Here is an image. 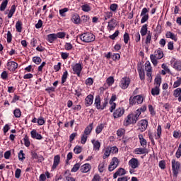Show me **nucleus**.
I'll use <instances>...</instances> for the list:
<instances>
[{
	"mask_svg": "<svg viewBox=\"0 0 181 181\" xmlns=\"http://www.w3.org/2000/svg\"><path fill=\"white\" fill-rule=\"evenodd\" d=\"M173 95H174V97H176V98L178 97L177 100H178L179 103H181V88H178L174 90Z\"/></svg>",
	"mask_w": 181,
	"mask_h": 181,
	"instance_id": "obj_31",
	"label": "nucleus"
},
{
	"mask_svg": "<svg viewBox=\"0 0 181 181\" xmlns=\"http://www.w3.org/2000/svg\"><path fill=\"white\" fill-rule=\"evenodd\" d=\"M80 39L85 43H91L95 40V35L91 33H85L80 35Z\"/></svg>",
	"mask_w": 181,
	"mask_h": 181,
	"instance_id": "obj_6",
	"label": "nucleus"
},
{
	"mask_svg": "<svg viewBox=\"0 0 181 181\" xmlns=\"http://www.w3.org/2000/svg\"><path fill=\"white\" fill-rule=\"evenodd\" d=\"M154 84L156 87H160V84H162V78L160 76L156 77L154 80Z\"/></svg>",
	"mask_w": 181,
	"mask_h": 181,
	"instance_id": "obj_38",
	"label": "nucleus"
},
{
	"mask_svg": "<svg viewBox=\"0 0 181 181\" xmlns=\"http://www.w3.org/2000/svg\"><path fill=\"white\" fill-rule=\"evenodd\" d=\"M81 170L83 173H87L91 170V165L88 163H86L81 167Z\"/></svg>",
	"mask_w": 181,
	"mask_h": 181,
	"instance_id": "obj_29",
	"label": "nucleus"
},
{
	"mask_svg": "<svg viewBox=\"0 0 181 181\" xmlns=\"http://www.w3.org/2000/svg\"><path fill=\"white\" fill-rule=\"evenodd\" d=\"M110 153H118V148L117 146H114L112 147H110Z\"/></svg>",
	"mask_w": 181,
	"mask_h": 181,
	"instance_id": "obj_63",
	"label": "nucleus"
},
{
	"mask_svg": "<svg viewBox=\"0 0 181 181\" xmlns=\"http://www.w3.org/2000/svg\"><path fill=\"white\" fill-rule=\"evenodd\" d=\"M72 70L74 71V74H76L78 77H80L81 71L83 70V66L80 63L75 64L72 66Z\"/></svg>",
	"mask_w": 181,
	"mask_h": 181,
	"instance_id": "obj_13",
	"label": "nucleus"
},
{
	"mask_svg": "<svg viewBox=\"0 0 181 181\" xmlns=\"http://www.w3.org/2000/svg\"><path fill=\"white\" fill-rule=\"evenodd\" d=\"M110 9L112 11V12H116V11L118 9V4H110Z\"/></svg>",
	"mask_w": 181,
	"mask_h": 181,
	"instance_id": "obj_58",
	"label": "nucleus"
},
{
	"mask_svg": "<svg viewBox=\"0 0 181 181\" xmlns=\"http://www.w3.org/2000/svg\"><path fill=\"white\" fill-rule=\"evenodd\" d=\"M151 40H152V34L151 33V31H148V33L146 37V41H145L146 45H151Z\"/></svg>",
	"mask_w": 181,
	"mask_h": 181,
	"instance_id": "obj_43",
	"label": "nucleus"
},
{
	"mask_svg": "<svg viewBox=\"0 0 181 181\" xmlns=\"http://www.w3.org/2000/svg\"><path fill=\"white\" fill-rule=\"evenodd\" d=\"M107 30L111 32V30H114L115 28H117V20L115 18H112L109 22L107 26Z\"/></svg>",
	"mask_w": 181,
	"mask_h": 181,
	"instance_id": "obj_17",
	"label": "nucleus"
},
{
	"mask_svg": "<svg viewBox=\"0 0 181 181\" xmlns=\"http://www.w3.org/2000/svg\"><path fill=\"white\" fill-rule=\"evenodd\" d=\"M148 111L152 117H153L156 114V112H155V109L153 108V106H152V105H148Z\"/></svg>",
	"mask_w": 181,
	"mask_h": 181,
	"instance_id": "obj_57",
	"label": "nucleus"
},
{
	"mask_svg": "<svg viewBox=\"0 0 181 181\" xmlns=\"http://www.w3.org/2000/svg\"><path fill=\"white\" fill-rule=\"evenodd\" d=\"M119 35V30H117L114 34L111 35L109 36V37L112 40H115L116 37H118Z\"/></svg>",
	"mask_w": 181,
	"mask_h": 181,
	"instance_id": "obj_55",
	"label": "nucleus"
},
{
	"mask_svg": "<svg viewBox=\"0 0 181 181\" xmlns=\"http://www.w3.org/2000/svg\"><path fill=\"white\" fill-rule=\"evenodd\" d=\"M31 138L33 139H37L38 141H40V139H43V136H41L40 134L37 133L36 129H33L30 132Z\"/></svg>",
	"mask_w": 181,
	"mask_h": 181,
	"instance_id": "obj_22",
	"label": "nucleus"
},
{
	"mask_svg": "<svg viewBox=\"0 0 181 181\" xmlns=\"http://www.w3.org/2000/svg\"><path fill=\"white\" fill-rule=\"evenodd\" d=\"M140 165L139 160L136 158H133L129 161V166L132 168V169H137V168H139Z\"/></svg>",
	"mask_w": 181,
	"mask_h": 181,
	"instance_id": "obj_15",
	"label": "nucleus"
},
{
	"mask_svg": "<svg viewBox=\"0 0 181 181\" xmlns=\"http://www.w3.org/2000/svg\"><path fill=\"white\" fill-rule=\"evenodd\" d=\"M6 6H8V0H5L1 3V4L0 6V11L1 12H4V11H5V9H6Z\"/></svg>",
	"mask_w": 181,
	"mask_h": 181,
	"instance_id": "obj_44",
	"label": "nucleus"
},
{
	"mask_svg": "<svg viewBox=\"0 0 181 181\" xmlns=\"http://www.w3.org/2000/svg\"><path fill=\"white\" fill-rule=\"evenodd\" d=\"M93 101H94V95L90 94L85 98V105L86 107H90L93 105Z\"/></svg>",
	"mask_w": 181,
	"mask_h": 181,
	"instance_id": "obj_23",
	"label": "nucleus"
},
{
	"mask_svg": "<svg viewBox=\"0 0 181 181\" xmlns=\"http://www.w3.org/2000/svg\"><path fill=\"white\" fill-rule=\"evenodd\" d=\"M180 85H181V78L177 77V81L174 82L173 88H177V87H180Z\"/></svg>",
	"mask_w": 181,
	"mask_h": 181,
	"instance_id": "obj_46",
	"label": "nucleus"
},
{
	"mask_svg": "<svg viewBox=\"0 0 181 181\" xmlns=\"http://www.w3.org/2000/svg\"><path fill=\"white\" fill-rule=\"evenodd\" d=\"M106 125H107L106 123H102L97 126L95 129V133L97 134V135H98V134H101V132H103V129L105 128Z\"/></svg>",
	"mask_w": 181,
	"mask_h": 181,
	"instance_id": "obj_30",
	"label": "nucleus"
},
{
	"mask_svg": "<svg viewBox=\"0 0 181 181\" xmlns=\"http://www.w3.org/2000/svg\"><path fill=\"white\" fill-rule=\"evenodd\" d=\"M94 123H90L89 125H88L82 134L81 136V144L82 145H85L86 142H87V139H88V136L91 135V132H93Z\"/></svg>",
	"mask_w": 181,
	"mask_h": 181,
	"instance_id": "obj_2",
	"label": "nucleus"
},
{
	"mask_svg": "<svg viewBox=\"0 0 181 181\" xmlns=\"http://www.w3.org/2000/svg\"><path fill=\"white\" fill-rule=\"evenodd\" d=\"M13 114L16 118H21V115H22V112H21V109L17 108L14 110Z\"/></svg>",
	"mask_w": 181,
	"mask_h": 181,
	"instance_id": "obj_48",
	"label": "nucleus"
},
{
	"mask_svg": "<svg viewBox=\"0 0 181 181\" xmlns=\"http://www.w3.org/2000/svg\"><path fill=\"white\" fill-rule=\"evenodd\" d=\"M135 155H144L148 153V148L146 147L136 148L134 150Z\"/></svg>",
	"mask_w": 181,
	"mask_h": 181,
	"instance_id": "obj_24",
	"label": "nucleus"
},
{
	"mask_svg": "<svg viewBox=\"0 0 181 181\" xmlns=\"http://www.w3.org/2000/svg\"><path fill=\"white\" fill-rule=\"evenodd\" d=\"M124 175H127V170L122 168H119L113 175V179H117L118 176H124Z\"/></svg>",
	"mask_w": 181,
	"mask_h": 181,
	"instance_id": "obj_20",
	"label": "nucleus"
},
{
	"mask_svg": "<svg viewBox=\"0 0 181 181\" xmlns=\"http://www.w3.org/2000/svg\"><path fill=\"white\" fill-rule=\"evenodd\" d=\"M33 62L37 65H39L42 63V58H40V57H33Z\"/></svg>",
	"mask_w": 181,
	"mask_h": 181,
	"instance_id": "obj_52",
	"label": "nucleus"
},
{
	"mask_svg": "<svg viewBox=\"0 0 181 181\" xmlns=\"http://www.w3.org/2000/svg\"><path fill=\"white\" fill-rule=\"evenodd\" d=\"M74 152L76 155H78V153H81L83 152V147L80 146H76L74 148Z\"/></svg>",
	"mask_w": 181,
	"mask_h": 181,
	"instance_id": "obj_42",
	"label": "nucleus"
},
{
	"mask_svg": "<svg viewBox=\"0 0 181 181\" xmlns=\"http://www.w3.org/2000/svg\"><path fill=\"white\" fill-rule=\"evenodd\" d=\"M71 21L75 25H78L80 23L81 19L80 16L77 13L74 14L71 18Z\"/></svg>",
	"mask_w": 181,
	"mask_h": 181,
	"instance_id": "obj_33",
	"label": "nucleus"
},
{
	"mask_svg": "<svg viewBox=\"0 0 181 181\" xmlns=\"http://www.w3.org/2000/svg\"><path fill=\"white\" fill-rule=\"evenodd\" d=\"M160 136H162V126L159 124L157 127V136H156V139H160Z\"/></svg>",
	"mask_w": 181,
	"mask_h": 181,
	"instance_id": "obj_39",
	"label": "nucleus"
},
{
	"mask_svg": "<svg viewBox=\"0 0 181 181\" xmlns=\"http://www.w3.org/2000/svg\"><path fill=\"white\" fill-rule=\"evenodd\" d=\"M66 12H69V8H64L59 10V15L62 16V18L66 17Z\"/></svg>",
	"mask_w": 181,
	"mask_h": 181,
	"instance_id": "obj_54",
	"label": "nucleus"
},
{
	"mask_svg": "<svg viewBox=\"0 0 181 181\" xmlns=\"http://www.w3.org/2000/svg\"><path fill=\"white\" fill-rule=\"evenodd\" d=\"M138 138L139 139V143H140L141 146H142V148H146V144H148V141H146V139H145V138H144V135L139 134L138 135Z\"/></svg>",
	"mask_w": 181,
	"mask_h": 181,
	"instance_id": "obj_26",
	"label": "nucleus"
},
{
	"mask_svg": "<svg viewBox=\"0 0 181 181\" xmlns=\"http://www.w3.org/2000/svg\"><path fill=\"white\" fill-rule=\"evenodd\" d=\"M159 94H160V88L158 86H155L151 89L152 95H159Z\"/></svg>",
	"mask_w": 181,
	"mask_h": 181,
	"instance_id": "obj_35",
	"label": "nucleus"
},
{
	"mask_svg": "<svg viewBox=\"0 0 181 181\" xmlns=\"http://www.w3.org/2000/svg\"><path fill=\"white\" fill-rule=\"evenodd\" d=\"M139 125V131L140 132H145L148 129V120L146 119H141L138 123Z\"/></svg>",
	"mask_w": 181,
	"mask_h": 181,
	"instance_id": "obj_14",
	"label": "nucleus"
},
{
	"mask_svg": "<svg viewBox=\"0 0 181 181\" xmlns=\"http://www.w3.org/2000/svg\"><path fill=\"white\" fill-rule=\"evenodd\" d=\"M25 153H23V150H21L18 153V159L23 162V160H25Z\"/></svg>",
	"mask_w": 181,
	"mask_h": 181,
	"instance_id": "obj_53",
	"label": "nucleus"
},
{
	"mask_svg": "<svg viewBox=\"0 0 181 181\" xmlns=\"http://www.w3.org/2000/svg\"><path fill=\"white\" fill-rule=\"evenodd\" d=\"M137 104H142L144 103V96L142 95L135 96Z\"/></svg>",
	"mask_w": 181,
	"mask_h": 181,
	"instance_id": "obj_50",
	"label": "nucleus"
},
{
	"mask_svg": "<svg viewBox=\"0 0 181 181\" xmlns=\"http://www.w3.org/2000/svg\"><path fill=\"white\" fill-rule=\"evenodd\" d=\"M119 165V160L117 157H113L112 160L108 166L109 172H112V170H115L118 165Z\"/></svg>",
	"mask_w": 181,
	"mask_h": 181,
	"instance_id": "obj_8",
	"label": "nucleus"
},
{
	"mask_svg": "<svg viewBox=\"0 0 181 181\" xmlns=\"http://www.w3.org/2000/svg\"><path fill=\"white\" fill-rule=\"evenodd\" d=\"M138 121L136 116L134 113L129 114L124 119L123 125L129 127V125H135Z\"/></svg>",
	"mask_w": 181,
	"mask_h": 181,
	"instance_id": "obj_4",
	"label": "nucleus"
},
{
	"mask_svg": "<svg viewBox=\"0 0 181 181\" xmlns=\"http://www.w3.org/2000/svg\"><path fill=\"white\" fill-rule=\"evenodd\" d=\"M117 136H123V135H125V129H119L117 131Z\"/></svg>",
	"mask_w": 181,
	"mask_h": 181,
	"instance_id": "obj_59",
	"label": "nucleus"
},
{
	"mask_svg": "<svg viewBox=\"0 0 181 181\" xmlns=\"http://www.w3.org/2000/svg\"><path fill=\"white\" fill-rule=\"evenodd\" d=\"M81 9L83 12H90L91 7L88 4H84L81 6Z\"/></svg>",
	"mask_w": 181,
	"mask_h": 181,
	"instance_id": "obj_47",
	"label": "nucleus"
},
{
	"mask_svg": "<svg viewBox=\"0 0 181 181\" xmlns=\"http://www.w3.org/2000/svg\"><path fill=\"white\" fill-rule=\"evenodd\" d=\"M129 84H131V79L128 77H124L120 81L119 87L122 90H127L129 87Z\"/></svg>",
	"mask_w": 181,
	"mask_h": 181,
	"instance_id": "obj_9",
	"label": "nucleus"
},
{
	"mask_svg": "<svg viewBox=\"0 0 181 181\" xmlns=\"http://www.w3.org/2000/svg\"><path fill=\"white\" fill-rule=\"evenodd\" d=\"M163 57V51L160 48L154 52V54L150 55V59L154 67L158 66V60H160Z\"/></svg>",
	"mask_w": 181,
	"mask_h": 181,
	"instance_id": "obj_3",
	"label": "nucleus"
},
{
	"mask_svg": "<svg viewBox=\"0 0 181 181\" xmlns=\"http://www.w3.org/2000/svg\"><path fill=\"white\" fill-rule=\"evenodd\" d=\"M140 33L142 37L146 36V35L148 34V24H144L142 25Z\"/></svg>",
	"mask_w": 181,
	"mask_h": 181,
	"instance_id": "obj_32",
	"label": "nucleus"
},
{
	"mask_svg": "<svg viewBox=\"0 0 181 181\" xmlns=\"http://www.w3.org/2000/svg\"><path fill=\"white\" fill-rule=\"evenodd\" d=\"M22 21H18L16 23V32H18V33H22Z\"/></svg>",
	"mask_w": 181,
	"mask_h": 181,
	"instance_id": "obj_37",
	"label": "nucleus"
},
{
	"mask_svg": "<svg viewBox=\"0 0 181 181\" xmlns=\"http://www.w3.org/2000/svg\"><path fill=\"white\" fill-rule=\"evenodd\" d=\"M57 39H64L66 37V33L65 32H59L55 34Z\"/></svg>",
	"mask_w": 181,
	"mask_h": 181,
	"instance_id": "obj_51",
	"label": "nucleus"
},
{
	"mask_svg": "<svg viewBox=\"0 0 181 181\" xmlns=\"http://www.w3.org/2000/svg\"><path fill=\"white\" fill-rule=\"evenodd\" d=\"M64 49L65 50H71L73 49V45L70 42H66L64 45Z\"/></svg>",
	"mask_w": 181,
	"mask_h": 181,
	"instance_id": "obj_60",
	"label": "nucleus"
},
{
	"mask_svg": "<svg viewBox=\"0 0 181 181\" xmlns=\"http://www.w3.org/2000/svg\"><path fill=\"white\" fill-rule=\"evenodd\" d=\"M137 70H138L139 78L141 81H145V71H146L147 81H148V83H152V73L153 72V69L149 61L146 62L144 64V66H140L138 67Z\"/></svg>",
	"mask_w": 181,
	"mask_h": 181,
	"instance_id": "obj_1",
	"label": "nucleus"
},
{
	"mask_svg": "<svg viewBox=\"0 0 181 181\" xmlns=\"http://www.w3.org/2000/svg\"><path fill=\"white\" fill-rule=\"evenodd\" d=\"M110 155H111V151L110 150V146L107 147L104 150V154L103 156V159H107V158H109Z\"/></svg>",
	"mask_w": 181,
	"mask_h": 181,
	"instance_id": "obj_36",
	"label": "nucleus"
},
{
	"mask_svg": "<svg viewBox=\"0 0 181 181\" xmlns=\"http://www.w3.org/2000/svg\"><path fill=\"white\" fill-rule=\"evenodd\" d=\"M136 103H137V102H136V99L135 98V96L134 97L131 96L129 98L130 105H135V104H136Z\"/></svg>",
	"mask_w": 181,
	"mask_h": 181,
	"instance_id": "obj_64",
	"label": "nucleus"
},
{
	"mask_svg": "<svg viewBox=\"0 0 181 181\" xmlns=\"http://www.w3.org/2000/svg\"><path fill=\"white\" fill-rule=\"evenodd\" d=\"M91 143L93 146V151L98 152L101 148V142H100L98 140L92 139Z\"/></svg>",
	"mask_w": 181,
	"mask_h": 181,
	"instance_id": "obj_21",
	"label": "nucleus"
},
{
	"mask_svg": "<svg viewBox=\"0 0 181 181\" xmlns=\"http://www.w3.org/2000/svg\"><path fill=\"white\" fill-rule=\"evenodd\" d=\"M47 40L49 43H54L55 40H57L56 33L49 34L47 35Z\"/></svg>",
	"mask_w": 181,
	"mask_h": 181,
	"instance_id": "obj_28",
	"label": "nucleus"
},
{
	"mask_svg": "<svg viewBox=\"0 0 181 181\" xmlns=\"http://www.w3.org/2000/svg\"><path fill=\"white\" fill-rule=\"evenodd\" d=\"M124 114H125V109L122 107H119L114 111L113 118H115V119L117 118H121Z\"/></svg>",
	"mask_w": 181,
	"mask_h": 181,
	"instance_id": "obj_12",
	"label": "nucleus"
},
{
	"mask_svg": "<svg viewBox=\"0 0 181 181\" xmlns=\"http://www.w3.org/2000/svg\"><path fill=\"white\" fill-rule=\"evenodd\" d=\"M67 77H69V72L67 70H65V71L63 73V75L62 76V83L64 84V82L67 80Z\"/></svg>",
	"mask_w": 181,
	"mask_h": 181,
	"instance_id": "obj_45",
	"label": "nucleus"
},
{
	"mask_svg": "<svg viewBox=\"0 0 181 181\" xmlns=\"http://www.w3.org/2000/svg\"><path fill=\"white\" fill-rule=\"evenodd\" d=\"M106 83L108 86H111L114 84V77L110 76L107 78Z\"/></svg>",
	"mask_w": 181,
	"mask_h": 181,
	"instance_id": "obj_56",
	"label": "nucleus"
},
{
	"mask_svg": "<svg viewBox=\"0 0 181 181\" xmlns=\"http://www.w3.org/2000/svg\"><path fill=\"white\" fill-rule=\"evenodd\" d=\"M171 64L173 67L177 70V71H181V61L177 60L175 59L171 60Z\"/></svg>",
	"mask_w": 181,
	"mask_h": 181,
	"instance_id": "obj_18",
	"label": "nucleus"
},
{
	"mask_svg": "<svg viewBox=\"0 0 181 181\" xmlns=\"http://www.w3.org/2000/svg\"><path fill=\"white\" fill-rule=\"evenodd\" d=\"M148 12H149V8H144L141 13V16H142L141 20V23H145V22H148V19H149V14H148Z\"/></svg>",
	"mask_w": 181,
	"mask_h": 181,
	"instance_id": "obj_11",
	"label": "nucleus"
},
{
	"mask_svg": "<svg viewBox=\"0 0 181 181\" xmlns=\"http://www.w3.org/2000/svg\"><path fill=\"white\" fill-rule=\"evenodd\" d=\"M15 12H16V6L13 4L11 6V9L8 12V19H11V18L13 16V14L15 13Z\"/></svg>",
	"mask_w": 181,
	"mask_h": 181,
	"instance_id": "obj_34",
	"label": "nucleus"
},
{
	"mask_svg": "<svg viewBox=\"0 0 181 181\" xmlns=\"http://www.w3.org/2000/svg\"><path fill=\"white\" fill-rule=\"evenodd\" d=\"M117 100V95H112L109 104L110 105V112H113L114 110L117 107V104L114 103Z\"/></svg>",
	"mask_w": 181,
	"mask_h": 181,
	"instance_id": "obj_16",
	"label": "nucleus"
},
{
	"mask_svg": "<svg viewBox=\"0 0 181 181\" xmlns=\"http://www.w3.org/2000/svg\"><path fill=\"white\" fill-rule=\"evenodd\" d=\"M31 156L33 158V159H37L38 162L42 163L43 162V160H45V158H43V156H40L37 155V153L33 151L31 153Z\"/></svg>",
	"mask_w": 181,
	"mask_h": 181,
	"instance_id": "obj_27",
	"label": "nucleus"
},
{
	"mask_svg": "<svg viewBox=\"0 0 181 181\" xmlns=\"http://www.w3.org/2000/svg\"><path fill=\"white\" fill-rule=\"evenodd\" d=\"M91 181H103V178L98 174H95Z\"/></svg>",
	"mask_w": 181,
	"mask_h": 181,
	"instance_id": "obj_61",
	"label": "nucleus"
},
{
	"mask_svg": "<svg viewBox=\"0 0 181 181\" xmlns=\"http://www.w3.org/2000/svg\"><path fill=\"white\" fill-rule=\"evenodd\" d=\"M171 165H172L173 175V176H175V177H177V175H179V173L180 172V168H181L180 162L176 161V160L173 159L171 161Z\"/></svg>",
	"mask_w": 181,
	"mask_h": 181,
	"instance_id": "obj_7",
	"label": "nucleus"
},
{
	"mask_svg": "<svg viewBox=\"0 0 181 181\" xmlns=\"http://www.w3.org/2000/svg\"><path fill=\"white\" fill-rule=\"evenodd\" d=\"M1 78H2V80H8V71H4L1 74Z\"/></svg>",
	"mask_w": 181,
	"mask_h": 181,
	"instance_id": "obj_62",
	"label": "nucleus"
},
{
	"mask_svg": "<svg viewBox=\"0 0 181 181\" xmlns=\"http://www.w3.org/2000/svg\"><path fill=\"white\" fill-rule=\"evenodd\" d=\"M123 40L125 45H128V42L130 40L129 34L128 33H125L123 35Z\"/></svg>",
	"mask_w": 181,
	"mask_h": 181,
	"instance_id": "obj_49",
	"label": "nucleus"
},
{
	"mask_svg": "<svg viewBox=\"0 0 181 181\" xmlns=\"http://www.w3.org/2000/svg\"><path fill=\"white\" fill-rule=\"evenodd\" d=\"M6 69L11 73H15L16 69H18V63L13 61H8L6 63Z\"/></svg>",
	"mask_w": 181,
	"mask_h": 181,
	"instance_id": "obj_10",
	"label": "nucleus"
},
{
	"mask_svg": "<svg viewBox=\"0 0 181 181\" xmlns=\"http://www.w3.org/2000/svg\"><path fill=\"white\" fill-rule=\"evenodd\" d=\"M98 170H99L100 173H103L104 172V170H105V162H102V163H99Z\"/></svg>",
	"mask_w": 181,
	"mask_h": 181,
	"instance_id": "obj_40",
	"label": "nucleus"
},
{
	"mask_svg": "<svg viewBox=\"0 0 181 181\" xmlns=\"http://www.w3.org/2000/svg\"><path fill=\"white\" fill-rule=\"evenodd\" d=\"M60 165V155H56L54 157V161L53 165L52 166V170H55V169H57V166Z\"/></svg>",
	"mask_w": 181,
	"mask_h": 181,
	"instance_id": "obj_19",
	"label": "nucleus"
},
{
	"mask_svg": "<svg viewBox=\"0 0 181 181\" xmlns=\"http://www.w3.org/2000/svg\"><path fill=\"white\" fill-rule=\"evenodd\" d=\"M108 105V99L105 98L104 102L101 105V97L100 95H97L95 98V106L97 110H104L105 107Z\"/></svg>",
	"mask_w": 181,
	"mask_h": 181,
	"instance_id": "obj_5",
	"label": "nucleus"
},
{
	"mask_svg": "<svg viewBox=\"0 0 181 181\" xmlns=\"http://www.w3.org/2000/svg\"><path fill=\"white\" fill-rule=\"evenodd\" d=\"M165 37L167 39H172V40H174V42H177V36L170 31H168L165 33Z\"/></svg>",
	"mask_w": 181,
	"mask_h": 181,
	"instance_id": "obj_25",
	"label": "nucleus"
},
{
	"mask_svg": "<svg viewBox=\"0 0 181 181\" xmlns=\"http://www.w3.org/2000/svg\"><path fill=\"white\" fill-rule=\"evenodd\" d=\"M23 142H24L25 146H26L27 148H29V146H30V141L29 140V137L28 136V135H25L24 136Z\"/></svg>",
	"mask_w": 181,
	"mask_h": 181,
	"instance_id": "obj_41",
	"label": "nucleus"
}]
</instances>
